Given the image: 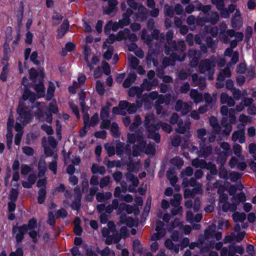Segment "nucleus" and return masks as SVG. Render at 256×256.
<instances>
[{"mask_svg":"<svg viewBox=\"0 0 256 256\" xmlns=\"http://www.w3.org/2000/svg\"><path fill=\"white\" fill-rule=\"evenodd\" d=\"M23 100L20 102L18 107V112L19 116L17 118V122L15 126V130L18 132L16 134L14 143L16 145H19L22 135V126L21 124L24 126L26 124L29 120L32 118V115L29 112H27L24 109L23 103L26 104V101L32 103L36 100V96L34 92H32L28 90H26L23 94Z\"/></svg>","mask_w":256,"mask_h":256,"instance_id":"1","label":"nucleus"},{"mask_svg":"<svg viewBox=\"0 0 256 256\" xmlns=\"http://www.w3.org/2000/svg\"><path fill=\"white\" fill-rule=\"evenodd\" d=\"M218 193L220 194L218 207L225 212L235 211L238 204L246 200V196L243 192L234 196L232 199V204L228 201V196L227 194H223L221 192L220 188L218 189Z\"/></svg>","mask_w":256,"mask_h":256,"instance_id":"2","label":"nucleus"},{"mask_svg":"<svg viewBox=\"0 0 256 256\" xmlns=\"http://www.w3.org/2000/svg\"><path fill=\"white\" fill-rule=\"evenodd\" d=\"M144 125L148 132V137L157 142H159L160 136L156 132V131L160 128V126L159 124H156L153 114L149 113L146 116Z\"/></svg>","mask_w":256,"mask_h":256,"instance_id":"3","label":"nucleus"},{"mask_svg":"<svg viewBox=\"0 0 256 256\" xmlns=\"http://www.w3.org/2000/svg\"><path fill=\"white\" fill-rule=\"evenodd\" d=\"M185 50V44L184 41H179L176 45V42L172 43V51H176L172 52L170 54V58L172 59V61L170 62L168 58H165L163 60V65L166 66L170 64H172L174 60H183L186 56L185 54L182 52Z\"/></svg>","mask_w":256,"mask_h":256,"instance_id":"4","label":"nucleus"},{"mask_svg":"<svg viewBox=\"0 0 256 256\" xmlns=\"http://www.w3.org/2000/svg\"><path fill=\"white\" fill-rule=\"evenodd\" d=\"M220 113L224 116H226L228 115L229 122H228L227 118L224 117L222 120V125L224 128V130H222V134L228 136L232 131V127L231 124L234 122L236 120L235 110L233 108L228 109L226 106H223L220 108Z\"/></svg>","mask_w":256,"mask_h":256,"instance_id":"5","label":"nucleus"},{"mask_svg":"<svg viewBox=\"0 0 256 256\" xmlns=\"http://www.w3.org/2000/svg\"><path fill=\"white\" fill-rule=\"evenodd\" d=\"M30 78L32 82H36V80H38V84H36L34 88L37 93L38 98L43 97L45 94L44 88L42 82L43 72L40 71L38 72L35 69L31 68L29 72Z\"/></svg>","mask_w":256,"mask_h":256,"instance_id":"6","label":"nucleus"},{"mask_svg":"<svg viewBox=\"0 0 256 256\" xmlns=\"http://www.w3.org/2000/svg\"><path fill=\"white\" fill-rule=\"evenodd\" d=\"M216 66V60L214 58L200 61L198 65V70L201 74H205L208 78L212 80L214 74V68Z\"/></svg>","mask_w":256,"mask_h":256,"instance_id":"7","label":"nucleus"},{"mask_svg":"<svg viewBox=\"0 0 256 256\" xmlns=\"http://www.w3.org/2000/svg\"><path fill=\"white\" fill-rule=\"evenodd\" d=\"M129 6L134 9L135 14V20H143L146 18L147 12L146 8L142 6L138 5L133 0H127Z\"/></svg>","mask_w":256,"mask_h":256,"instance_id":"8","label":"nucleus"},{"mask_svg":"<svg viewBox=\"0 0 256 256\" xmlns=\"http://www.w3.org/2000/svg\"><path fill=\"white\" fill-rule=\"evenodd\" d=\"M158 98L156 102L160 104L166 103L168 104L170 101V96L166 94L165 96L160 95L158 96V94L156 92H152L148 94H144L143 96V100L142 103H148L150 100H153Z\"/></svg>","mask_w":256,"mask_h":256,"instance_id":"9","label":"nucleus"},{"mask_svg":"<svg viewBox=\"0 0 256 256\" xmlns=\"http://www.w3.org/2000/svg\"><path fill=\"white\" fill-rule=\"evenodd\" d=\"M144 152L148 154H154L155 149L154 145L149 144L146 147V142L144 140L140 142V146H134L133 148L132 154L134 156H137L140 155L142 152Z\"/></svg>","mask_w":256,"mask_h":256,"instance_id":"10","label":"nucleus"},{"mask_svg":"<svg viewBox=\"0 0 256 256\" xmlns=\"http://www.w3.org/2000/svg\"><path fill=\"white\" fill-rule=\"evenodd\" d=\"M192 164L196 168H206L210 170L211 174H215L217 172L215 165L211 163L206 164L203 160L194 159L192 161Z\"/></svg>","mask_w":256,"mask_h":256,"instance_id":"11","label":"nucleus"},{"mask_svg":"<svg viewBox=\"0 0 256 256\" xmlns=\"http://www.w3.org/2000/svg\"><path fill=\"white\" fill-rule=\"evenodd\" d=\"M118 41H121L122 40H128L132 42H134L137 40L138 38L136 34L130 33V30L126 28L120 31L116 37Z\"/></svg>","mask_w":256,"mask_h":256,"instance_id":"12","label":"nucleus"},{"mask_svg":"<svg viewBox=\"0 0 256 256\" xmlns=\"http://www.w3.org/2000/svg\"><path fill=\"white\" fill-rule=\"evenodd\" d=\"M102 234L104 237L106 238V244H110L112 242H118L120 239V236L116 232H114V236L111 230L106 228H102Z\"/></svg>","mask_w":256,"mask_h":256,"instance_id":"13","label":"nucleus"},{"mask_svg":"<svg viewBox=\"0 0 256 256\" xmlns=\"http://www.w3.org/2000/svg\"><path fill=\"white\" fill-rule=\"evenodd\" d=\"M170 122L172 124L178 123V128H176V132L178 133L184 134L187 130L190 128V123L186 122L184 125L182 122L179 121L178 116L176 114H174L172 115Z\"/></svg>","mask_w":256,"mask_h":256,"instance_id":"14","label":"nucleus"},{"mask_svg":"<svg viewBox=\"0 0 256 256\" xmlns=\"http://www.w3.org/2000/svg\"><path fill=\"white\" fill-rule=\"evenodd\" d=\"M26 228L28 232V234L30 237L33 239V242H36L37 240L36 236L38 232L35 230L36 228V222L34 219H32L29 221L28 224L26 226Z\"/></svg>","mask_w":256,"mask_h":256,"instance_id":"15","label":"nucleus"},{"mask_svg":"<svg viewBox=\"0 0 256 256\" xmlns=\"http://www.w3.org/2000/svg\"><path fill=\"white\" fill-rule=\"evenodd\" d=\"M230 71L228 68H226L224 70L220 71L217 80L221 82L216 83V88H222L224 86V84L222 82L224 81L226 78L230 76Z\"/></svg>","mask_w":256,"mask_h":256,"instance_id":"16","label":"nucleus"},{"mask_svg":"<svg viewBox=\"0 0 256 256\" xmlns=\"http://www.w3.org/2000/svg\"><path fill=\"white\" fill-rule=\"evenodd\" d=\"M156 226V232L151 237L152 240H156L161 238L164 236L166 234V231L164 229L162 228L164 224L162 222H157Z\"/></svg>","mask_w":256,"mask_h":256,"instance_id":"17","label":"nucleus"},{"mask_svg":"<svg viewBox=\"0 0 256 256\" xmlns=\"http://www.w3.org/2000/svg\"><path fill=\"white\" fill-rule=\"evenodd\" d=\"M14 232L16 234V238L18 242H20L23 238L24 234L28 232L26 225L20 226H16L13 229Z\"/></svg>","mask_w":256,"mask_h":256,"instance_id":"18","label":"nucleus"},{"mask_svg":"<svg viewBox=\"0 0 256 256\" xmlns=\"http://www.w3.org/2000/svg\"><path fill=\"white\" fill-rule=\"evenodd\" d=\"M190 64L192 67L198 65V60L200 58V54L198 53L194 50H190L188 52Z\"/></svg>","mask_w":256,"mask_h":256,"instance_id":"19","label":"nucleus"},{"mask_svg":"<svg viewBox=\"0 0 256 256\" xmlns=\"http://www.w3.org/2000/svg\"><path fill=\"white\" fill-rule=\"evenodd\" d=\"M232 139L234 142L238 141L242 144L245 142L244 130V128H240L234 132Z\"/></svg>","mask_w":256,"mask_h":256,"instance_id":"20","label":"nucleus"},{"mask_svg":"<svg viewBox=\"0 0 256 256\" xmlns=\"http://www.w3.org/2000/svg\"><path fill=\"white\" fill-rule=\"evenodd\" d=\"M58 112V108L56 105L55 102H51L48 106V112H46V121L50 123L52 122V118L51 112L54 114Z\"/></svg>","mask_w":256,"mask_h":256,"instance_id":"21","label":"nucleus"},{"mask_svg":"<svg viewBox=\"0 0 256 256\" xmlns=\"http://www.w3.org/2000/svg\"><path fill=\"white\" fill-rule=\"evenodd\" d=\"M205 138L200 144V150L198 152V156L200 157H206L211 154L212 148L210 146H204Z\"/></svg>","mask_w":256,"mask_h":256,"instance_id":"22","label":"nucleus"},{"mask_svg":"<svg viewBox=\"0 0 256 256\" xmlns=\"http://www.w3.org/2000/svg\"><path fill=\"white\" fill-rule=\"evenodd\" d=\"M215 227L213 226H209L205 231V236L206 238H209L210 237L215 236L216 240H218L222 238V234L220 232L215 234Z\"/></svg>","mask_w":256,"mask_h":256,"instance_id":"23","label":"nucleus"},{"mask_svg":"<svg viewBox=\"0 0 256 256\" xmlns=\"http://www.w3.org/2000/svg\"><path fill=\"white\" fill-rule=\"evenodd\" d=\"M220 100L222 104H226L229 106H233L235 104L234 99L225 92H223L221 94Z\"/></svg>","mask_w":256,"mask_h":256,"instance_id":"24","label":"nucleus"},{"mask_svg":"<svg viewBox=\"0 0 256 256\" xmlns=\"http://www.w3.org/2000/svg\"><path fill=\"white\" fill-rule=\"evenodd\" d=\"M232 49V48H228L225 51L224 55L231 57V64H234L238 60V54L236 52H233Z\"/></svg>","mask_w":256,"mask_h":256,"instance_id":"25","label":"nucleus"},{"mask_svg":"<svg viewBox=\"0 0 256 256\" xmlns=\"http://www.w3.org/2000/svg\"><path fill=\"white\" fill-rule=\"evenodd\" d=\"M119 28H122V27L120 26L118 22H112L110 21L106 26L104 32L106 34H108L110 30H112L113 31H116Z\"/></svg>","mask_w":256,"mask_h":256,"instance_id":"26","label":"nucleus"},{"mask_svg":"<svg viewBox=\"0 0 256 256\" xmlns=\"http://www.w3.org/2000/svg\"><path fill=\"white\" fill-rule=\"evenodd\" d=\"M132 14V10L130 9L127 10L126 12L122 14V18L118 21L120 22V26L123 28L126 26L130 24L129 16Z\"/></svg>","mask_w":256,"mask_h":256,"instance_id":"27","label":"nucleus"},{"mask_svg":"<svg viewBox=\"0 0 256 256\" xmlns=\"http://www.w3.org/2000/svg\"><path fill=\"white\" fill-rule=\"evenodd\" d=\"M36 180V176L34 174H30L28 178V181H22V182L23 187L26 188H30Z\"/></svg>","mask_w":256,"mask_h":256,"instance_id":"28","label":"nucleus"},{"mask_svg":"<svg viewBox=\"0 0 256 256\" xmlns=\"http://www.w3.org/2000/svg\"><path fill=\"white\" fill-rule=\"evenodd\" d=\"M128 49L130 52H133L135 54L140 58H142L144 54L142 50L138 48V46L132 43L128 46Z\"/></svg>","mask_w":256,"mask_h":256,"instance_id":"29","label":"nucleus"},{"mask_svg":"<svg viewBox=\"0 0 256 256\" xmlns=\"http://www.w3.org/2000/svg\"><path fill=\"white\" fill-rule=\"evenodd\" d=\"M142 90L141 88L136 86L132 87L128 92V94L130 96L134 97L136 96L138 98L137 100L138 104L139 103L140 100V95L142 94Z\"/></svg>","mask_w":256,"mask_h":256,"instance_id":"30","label":"nucleus"},{"mask_svg":"<svg viewBox=\"0 0 256 256\" xmlns=\"http://www.w3.org/2000/svg\"><path fill=\"white\" fill-rule=\"evenodd\" d=\"M192 80L194 86H198L201 89H203L205 87V79L204 78H198L196 74H194L192 75Z\"/></svg>","mask_w":256,"mask_h":256,"instance_id":"31","label":"nucleus"},{"mask_svg":"<svg viewBox=\"0 0 256 256\" xmlns=\"http://www.w3.org/2000/svg\"><path fill=\"white\" fill-rule=\"evenodd\" d=\"M190 96L196 104L202 102L203 96L202 94L198 93L196 90H192L190 92Z\"/></svg>","mask_w":256,"mask_h":256,"instance_id":"32","label":"nucleus"},{"mask_svg":"<svg viewBox=\"0 0 256 256\" xmlns=\"http://www.w3.org/2000/svg\"><path fill=\"white\" fill-rule=\"evenodd\" d=\"M202 218V214H198L196 215L194 218L193 217V214L190 211H188L186 214V219L187 220L192 223L194 222H198L200 221Z\"/></svg>","mask_w":256,"mask_h":256,"instance_id":"33","label":"nucleus"},{"mask_svg":"<svg viewBox=\"0 0 256 256\" xmlns=\"http://www.w3.org/2000/svg\"><path fill=\"white\" fill-rule=\"evenodd\" d=\"M68 20H64L58 30V36L59 38H62L64 35L68 28Z\"/></svg>","mask_w":256,"mask_h":256,"instance_id":"34","label":"nucleus"},{"mask_svg":"<svg viewBox=\"0 0 256 256\" xmlns=\"http://www.w3.org/2000/svg\"><path fill=\"white\" fill-rule=\"evenodd\" d=\"M226 34L230 38H232L233 36L235 37V40L236 41L240 42H241L244 38V34L242 32H236L234 30H228L226 32Z\"/></svg>","mask_w":256,"mask_h":256,"instance_id":"35","label":"nucleus"},{"mask_svg":"<svg viewBox=\"0 0 256 256\" xmlns=\"http://www.w3.org/2000/svg\"><path fill=\"white\" fill-rule=\"evenodd\" d=\"M158 84V82L157 80H153L152 82H149L146 79L144 80L143 83L142 85V90H146L147 91H150L152 88V86H156Z\"/></svg>","mask_w":256,"mask_h":256,"instance_id":"36","label":"nucleus"},{"mask_svg":"<svg viewBox=\"0 0 256 256\" xmlns=\"http://www.w3.org/2000/svg\"><path fill=\"white\" fill-rule=\"evenodd\" d=\"M112 194L110 192H106L105 194L98 192L96 195V198L98 202H105L111 198Z\"/></svg>","mask_w":256,"mask_h":256,"instance_id":"37","label":"nucleus"},{"mask_svg":"<svg viewBox=\"0 0 256 256\" xmlns=\"http://www.w3.org/2000/svg\"><path fill=\"white\" fill-rule=\"evenodd\" d=\"M84 60L87 64V66L91 70L92 69V66L90 65L88 60L90 57L91 56V50L88 46H84Z\"/></svg>","mask_w":256,"mask_h":256,"instance_id":"38","label":"nucleus"},{"mask_svg":"<svg viewBox=\"0 0 256 256\" xmlns=\"http://www.w3.org/2000/svg\"><path fill=\"white\" fill-rule=\"evenodd\" d=\"M136 76L134 73H132L128 74L126 78L124 80L123 86L125 88L129 87L131 84L134 82L136 79Z\"/></svg>","mask_w":256,"mask_h":256,"instance_id":"39","label":"nucleus"},{"mask_svg":"<svg viewBox=\"0 0 256 256\" xmlns=\"http://www.w3.org/2000/svg\"><path fill=\"white\" fill-rule=\"evenodd\" d=\"M210 126L216 134H220L221 130L220 126L217 122V119L215 117H212L210 120Z\"/></svg>","mask_w":256,"mask_h":256,"instance_id":"40","label":"nucleus"},{"mask_svg":"<svg viewBox=\"0 0 256 256\" xmlns=\"http://www.w3.org/2000/svg\"><path fill=\"white\" fill-rule=\"evenodd\" d=\"M232 218L236 222H243L246 218V214L244 212H236L232 214Z\"/></svg>","mask_w":256,"mask_h":256,"instance_id":"41","label":"nucleus"},{"mask_svg":"<svg viewBox=\"0 0 256 256\" xmlns=\"http://www.w3.org/2000/svg\"><path fill=\"white\" fill-rule=\"evenodd\" d=\"M118 206V202L116 199L112 201L111 204L108 205L106 208V212L108 214H110L114 210H116Z\"/></svg>","mask_w":256,"mask_h":256,"instance_id":"42","label":"nucleus"},{"mask_svg":"<svg viewBox=\"0 0 256 256\" xmlns=\"http://www.w3.org/2000/svg\"><path fill=\"white\" fill-rule=\"evenodd\" d=\"M92 172L94 174H104L106 172V170L103 166L94 164L92 167Z\"/></svg>","mask_w":256,"mask_h":256,"instance_id":"43","label":"nucleus"},{"mask_svg":"<svg viewBox=\"0 0 256 256\" xmlns=\"http://www.w3.org/2000/svg\"><path fill=\"white\" fill-rule=\"evenodd\" d=\"M38 176H42L46 172V166L45 161L40 160L38 162Z\"/></svg>","mask_w":256,"mask_h":256,"instance_id":"44","label":"nucleus"},{"mask_svg":"<svg viewBox=\"0 0 256 256\" xmlns=\"http://www.w3.org/2000/svg\"><path fill=\"white\" fill-rule=\"evenodd\" d=\"M165 246L168 249L173 250L176 253H178L179 252L178 246H174V243L170 240L168 239L166 240L164 243Z\"/></svg>","mask_w":256,"mask_h":256,"instance_id":"45","label":"nucleus"},{"mask_svg":"<svg viewBox=\"0 0 256 256\" xmlns=\"http://www.w3.org/2000/svg\"><path fill=\"white\" fill-rule=\"evenodd\" d=\"M220 147L222 149L224 150V156H228L232 154V152L230 150V145L226 142H222L220 144Z\"/></svg>","mask_w":256,"mask_h":256,"instance_id":"46","label":"nucleus"},{"mask_svg":"<svg viewBox=\"0 0 256 256\" xmlns=\"http://www.w3.org/2000/svg\"><path fill=\"white\" fill-rule=\"evenodd\" d=\"M75 48V45L70 42H68L66 46L62 50V54L65 56L67 52H72Z\"/></svg>","mask_w":256,"mask_h":256,"instance_id":"47","label":"nucleus"},{"mask_svg":"<svg viewBox=\"0 0 256 256\" xmlns=\"http://www.w3.org/2000/svg\"><path fill=\"white\" fill-rule=\"evenodd\" d=\"M121 209H124L125 210L128 214H131L133 210V208L132 206L128 204H122L120 205L119 208L118 209V214H120L121 212Z\"/></svg>","mask_w":256,"mask_h":256,"instance_id":"48","label":"nucleus"},{"mask_svg":"<svg viewBox=\"0 0 256 256\" xmlns=\"http://www.w3.org/2000/svg\"><path fill=\"white\" fill-rule=\"evenodd\" d=\"M126 180L128 182H132L134 186H137L138 184V180L137 177L134 176L132 174L128 173L126 176Z\"/></svg>","mask_w":256,"mask_h":256,"instance_id":"49","label":"nucleus"},{"mask_svg":"<svg viewBox=\"0 0 256 256\" xmlns=\"http://www.w3.org/2000/svg\"><path fill=\"white\" fill-rule=\"evenodd\" d=\"M43 142L47 143L48 146H50L53 149H54L57 146V142H56V140L52 136H49L47 140L46 139L45 140L43 139L42 142Z\"/></svg>","mask_w":256,"mask_h":256,"instance_id":"50","label":"nucleus"},{"mask_svg":"<svg viewBox=\"0 0 256 256\" xmlns=\"http://www.w3.org/2000/svg\"><path fill=\"white\" fill-rule=\"evenodd\" d=\"M246 90L242 92L240 90L238 89H234L232 90V94L234 98L236 100H239L242 96L246 95Z\"/></svg>","mask_w":256,"mask_h":256,"instance_id":"51","label":"nucleus"},{"mask_svg":"<svg viewBox=\"0 0 256 256\" xmlns=\"http://www.w3.org/2000/svg\"><path fill=\"white\" fill-rule=\"evenodd\" d=\"M170 162L172 164L176 166L178 168H181L184 164L182 160L179 157H176L172 159Z\"/></svg>","mask_w":256,"mask_h":256,"instance_id":"52","label":"nucleus"},{"mask_svg":"<svg viewBox=\"0 0 256 256\" xmlns=\"http://www.w3.org/2000/svg\"><path fill=\"white\" fill-rule=\"evenodd\" d=\"M128 61L130 64L131 66L136 69L138 66V60L137 58L132 56L128 55Z\"/></svg>","mask_w":256,"mask_h":256,"instance_id":"53","label":"nucleus"},{"mask_svg":"<svg viewBox=\"0 0 256 256\" xmlns=\"http://www.w3.org/2000/svg\"><path fill=\"white\" fill-rule=\"evenodd\" d=\"M167 177L170 180V184L174 186L177 182L178 178L176 176L170 171H168L167 172Z\"/></svg>","mask_w":256,"mask_h":256,"instance_id":"54","label":"nucleus"},{"mask_svg":"<svg viewBox=\"0 0 256 256\" xmlns=\"http://www.w3.org/2000/svg\"><path fill=\"white\" fill-rule=\"evenodd\" d=\"M54 90H55L54 84L52 82L50 83L48 88V92H47V98L48 100H50L52 98V96L54 95Z\"/></svg>","mask_w":256,"mask_h":256,"instance_id":"55","label":"nucleus"},{"mask_svg":"<svg viewBox=\"0 0 256 256\" xmlns=\"http://www.w3.org/2000/svg\"><path fill=\"white\" fill-rule=\"evenodd\" d=\"M128 141L130 143H134L136 142H139V146H140V142L143 141L141 137H136L134 134H128Z\"/></svg>","mask_w":256,"mask_h":256,"instance_id":"56","label":"nucleus"},{"mask_svg":"<svg viewBox=\"0 0 256 256\" xmlns=\"http://www.w3.org/2000/svg\"><path fill=\"white\" fill-rule=\"evenodd\" d=\"M38 202L40 204H42L46 198V190L44 188H41L38 192Z\"/></svg>","mask_w":256,"mask_h":256,"instance_id":"57","label":"nucleus"},{"mask_svg":"<svg viewBox=\"0 0 256 256\" xmlns=\"http://www.w3.org/2000/svg\"><path fill=\"white\" fill-rule=\"evenodd\" d=\"M110 104H107L106 105L102 108L101 113L100 116L102 119L106 118H108V112L110 110Z\"/></svg>","mask_w":256,"mask_h":256,"instance_id":"58","label":"nucleus"},{"mask_svg":"<svg viewBox=\"0 0 256 256\" xmlns=\"http://www.w3.org/2000/svg\"><path fill=\"white\" fill-rule=\"evenodd\" d=\"M192 102L184 103L182 108L180 110L182 114H187L192 108Z\"/></svg>","mask_w":256,"mask_h":256,"instance_id":"59","label":"nucleus"},{"mask_svg":"<svg viewBox=\"0 0 256 256\" xmlns=\"http://www.w3.org/2000/svg\"><path fill=\"white\" fill-rule=\"evenodd\" d=\"M140 168V164L137 162L136 164H130L128 165V170L130 172H137Z\"/></svg>","mask_w":256,"mask_h":256,"instance_id":"60","label":"nucleus"},{"mask_svg":"<svg viewBox=\"0 0 256 256\" xmlns=\"http://www.w3.org/2000/svg\"><path fill=\"white\" fill-rule=\"evenodd\" d=\"M43 146L44 150V153L47 156H52L54 154V150L50 146H48L47 143L43 142Z\"/></svg>","mask_w":256,"mask_h":256,"instance_id":"61","label":"nucleus"},{"mask_svg":"<svg viewBox=\"0 0 256 256\" xmlns=\"http://www.w3.org/2000/svg\"><path fill=\"white\" fill-rule=\"evenodd\" d=\"M20 170L21 174L22 175H26L32 170V167L31 166H28V164H22L20 166Z\"/></svg>","mask_w":256,"mask_h":256,"instance_id":"62","label":"nucleus"},{"mask_svg":"<svg viewBox=\"0 0 256 256\" xmlns=\"http://www.w3.org/2000/svg\"><path fill=\"white\" fill-rule=\"evenodd\" d=\"M110 178L108 176H106L102 178L100 182V186L101 188H104L110 182Z\"/></svg>","mask_w":256,"mask_h":256,"instance_id":"63","label":"nucleus"},{"mask_svg":"<svg viewBox=\"0 0 256 256\" xmlns=\"http://www.w3.org/2000/svg\"><path fill=\"white\" fill-rule=\"evenodd\" d=\"M242 146L237 144H234L232 150L234 154L238 157H240L242 155Z\"/></svg>","mask_w":256,"mask_h":256,"instance_id":"64","label":"nucleus"}]
</instances>
